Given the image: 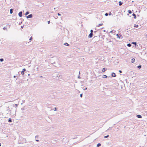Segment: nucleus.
I'll return each instance as SVG.
<instances>
[{
  "label": "nucleus",
  "mask_w": 147,
  "mask_h": 147,
  "mask_svg": "<svg viewBox=\"0 0 147 147\" xmlns=\"http://www.w3.org/2000/svg\"><path fill=\"white\" fill-rule=\"evenodd\" d=\"M55 78L56 80H59V79L61 78L60 77V75L59 74H58L56 76H55Z\"/></svg>",
  "instance_id": "1"
},
{
  "label": "nucleus",
  "mask_w": 147,
  "mask_h": 147,
  "mask_svg": "<svg viewBox=\"0 0 147 147\" xmlns=\"http://www.w3.org/2000/svg\"><path fill=\"white\" fill-rule=\"evenodd\" d=\"M32 17V14L26 16V18L27 19L29 18H31Z\"/></svg>",
  "instance_id": "2"
},
{
  "label": "nucleus",
  "mask_w": 147,
  "mask_h": 147,
  "mask_svg": "<svg viewBox=\"0 0 147 147\" xmlns=\"http://www.w3.org/2000/svg\"><path fill=\"white\" fill-rule=\"evenodd\" d=\"M93 36V33H90V34L88 36V38H91L92 37V36Z\"/></svg>",
  "instance_id": "3"
},
{
  "label": "nucleus",
  "mask_w": 147,
  "mask_h": 147,
  "mask_svg": "<svg viewBox=\"0 0 147 147\" xmlns=\"http://www.w3.org/2000/svg\"><path fill=\"white\" fill-rule=\"evenodd\" d=\"M111 76L113 77H115L116 76V75L114 73H112L111 74Z\"/></svg>",
  "instance_id": "4"
},
{
  "label": "nucleus",
  "mask_w": 147,
  "mask_h": 147,
  "mask_svg": "<svg viewBox=\"0 0 147 147\" xmlns=\"http://www.w3.org/2000/svg\"><path fill=\"white\" fill-rule=\"evenodd\" d=\"M116 36H117V37L119 38H120L121 37H123L121 35H120L119 34H117L116 35Z\"/></svg>",
  "instance_id": "5"
},
{
  "label": "nucleus",
  "mask_w": 147,
  "mask_h": 147,
  "mask_svg": "<svg viewBox=\"0 0 147 147\" xmlns=\"http://www.w3.org/2000/svg\"><path fill=\"white\" fill-rule=\"evenodd\" d=\"M18 15L19 17H21L22 16V12H20L18 14Z\"/></svg>",
  "instance_id": "6"
},
{
  "label": "nucleus",
  "mask_w": 147,
  "mask_h": 147,
  "mask_svg": "<svg viewBox=\"0 0 147 147\" xmlns=\"http://www.w3.org/2000/svg\"><path fill=\"white\" fill-rule=\"evenodd\" d=\"M135 61V59L134 58H133L131 60V62L132 63H134Z\"/></svg>",
  "instance_id": "7"
},
{
  "label": "nucleus",
  "mask_w": 147,
  "mask_h": 147,
  "mask_svg": "<svg viewBox=\"0 0 147 147\" xmlns=\"http://www.w3.org/2000/svg\"><path fill=\"white\" fill-rule=\"evenodd\" d=\"M136 116L138 118H141L142 117V116L140 115H137Z\"/></svg>",
  "instance_id": "8"
},
{
  "label": "nucleus",
  "mask_w": 147,
  "mask_h": 147,
  "mask_svg": "<svg viewBox=\"0 0 147 147\" xmlns=\"http://www.w3.org/2000/svg\"><path fill=\"white\" fill-rule=\"evenodd\" d=\"M107 70V69L105 68H103L102 69V71L103 72H105Z\"/></svg>",
  "instance_id": "9"
},
{
  "label": "nucleus",
  "mask_w": 147,
  "mask_h": 147,
  "mask_svg": "<svg viewBox=\"0 0 147 147\" xmlns=\"http://www.w3.org/2000/svg\"><path fill=\"white\" fill-rule=\"evenodd\" d=\"M119 5L121 6V5H122V4H123V2H121V1H119Z\"/></svg>",
  "instance_id": "10"
},
{
  "label": "nucleus",
  "mask_w": 147,
  "mask_h": 147,
  "mask_svg": "<svg viewBox=\"0 0 147 147\" xmlns=\"http://www.w3.org/2000/svg\"><path fill=\"white\" fill-rule=\"evenodd\" d=\"M10 14H12L13 12V9H10Z\"/></svg>",
  "instance_id": "11"
},
{
  "label": "nucleus",
  "mask_w": 147,
  "mask_h": 147,
  "mask_svg": "<svg viewBox=\"0 0 147 147\" xmlns=\"http://www.w3.org/2000/svg\"><path fill=\"white\" fill-rule=\"evenodd\" d=\"M133 16L134 17V18L135 19H136V14L135 13H133Z\"/></svg>",
  "instance_id": "12"
},
{
  "label": "nucleus",
  "mask_w": 147,
  "mask_h": 147,
  "mask_svg": "<svg viewBox=\"0 0 147 147\" xmlns=\"http://www.w3.org/2000/svg\"><path fill=\"white\" fill-rule=\"evenodd\" d=\"M101 145V144L100 143H98L97 145V147H99Z\"/></svg>",
  "instance_id": "13"
},
{
  "label": "nucleus",
  "mask_w": 147,
  "mask_h": 147,
  "mask_svg": "<svg viewBox=\"0 0 147 147\" xmlns=\"http://www.w3.org/2000/svg\"><path fill=\"white\" fill-rule=\"evenodd\" d=\"M132 44L136 46L137 45V43L136 42H132Z\"/></svg>",
  "instance_id": "14"
},
{
  "label": "nucleus",
  "mask_w": 147,
  "mask_h": 147,
  "mask_svg": "<svg viewBox=\"0 0 147 147\" xmlns=\"http://www.w3.org/2000/svg\"><path fill=\"white\" fill-rule=\"evenodd\" d=\"M8 121L9 122H12V121L10 118H9V119L8 120Z\"/></svg>",
  "instance_id": "15"
},
{
  "label": "nucleus",
  "mask_w": 147,
  "mask_h": 147,
  "mask_svg": "<svg viewBox=\"0 0 147 147\" xmlns=\"http://www.w3.org/2000/svg\"><path fill=\"white\" fill-rule=\"evenodd\" d=\"M127 46L129 47H130L131 46V44H130V43H129L128 44H127Z\"/></svg>",
  "instance_id": "16"
},
{
  "label": "nucleus",
  "mask_w": 147,
  "mask_h": 147,
  "mask_svg": "<svg viewBox=\"0 0 147 147\" xmlns=\"http://www.w3.org/2000/svg\"><path fill=\"white\" fill-rule=\"evenodd\" d=\"M29 12L28 11H27L26 13H25V15H28V14H29Z\"/></svg>",
  "instance_id": "17"
},
{
  "label": "nucleus",
  "mask_w": 147,
  "mask_h": 147,
  "mask_svg": "<svg viewBox=\"0 0 147 147\" xmlns=\"http://www.w3.org/2000/svg\"><path fill=\"white\" fill-rule=\"evenodd\" d=\"M103 78H107V76L105 75H103Z\"/></svg>",
  "instance_id": "18"
},
{
  "label": "nucleus",
  "mask_w": 147,
  "mask_h": 147,
  "mask_svg": "<svg viewBox=\"0 0 147 147\" xmlns=\"http://www.w3.org/2000/svg\"><path fill=\"white\" fill-rule=\"evenodd\" d=\"M64 45L67 46H68L69 45V44H68L66 42L65 43Z\"/></svg>",
  "instance_id": "19"
},
{
  "label": "nucleus",
  "mask_w": 147,
  "mask_h": 147,
  "mask_svg": "<svg viewBox=\"0 0 147 147\" xmlns=\"http://www.w3.org/2000/svg\"><path fill=\"white\" fill-rule=\"evenodd\" d=\"M141 65H139V66H137V67L138 68H139V69H140L141 68Z\"/></svg>",
  "instance_id": "20"
},
{
  "label": "nucleus",
  "mask_w": 147,
  "mask_h": 147,
  "mask_svg": "<svg viewBox=\"0 0 147 147\" xmlns=\"http://www.w3.org/2000/svg\"><path fill=\"white\" fill-rule=\"evenodd\" d=\"M103 25V24H98V26H98V27H99V26H101V25Z\"/></svg>",
  "instance_id": "21"
},
{
  "label": "nucleus",
  "mask_w": 147,
  "mask_h": 147,
  "mask_svg": "<svg viewBox=\"0 0 147 147\" xmlns=\"http://www.w3.org/2000/svg\"><path fill=\"white\" fill-rule=\"evenodd\" d=\"M128 12L129 13H132V12L131 11V10H129L128 11Z\"/></svg>",
  "instance_id": "22"
},
{
  "label": "nucleus",
  "mask_w": 147,
  "mask_h": 147,
  "mask_svg": "<svg viewBox=\"0 0 147 147\" xmlns=\"http://www.w3.org/2000/svg\"><path fill=\"white\" fill-rule=\"evenodd\" d=\"M3 58L0 59V61L2 62L3 61Z\"/></svg>",
  "instance_id": "23"
},
{
  "label": "nucleus",
  "mask_w": 147,
  "mask_h": 147,
  "mask_svg": "<svg viewBox=\"0 0 147 147\" xmlns=\"http://www.w3.org/2000/svg\"><path fill=\"white\" fill-rule=\"evenodd\" d=\"M21 73L22 75H23L24 74V72L23 71H22L21 72Z\"/></svg>",
  "instance_id": "24"
},
{
  "label": "nucleus",
  "mask_w": 147,
  "mask_h": 147,
  "mask_svg": "<svg viewBox=\"0 0 147 147\" xmlns=\"http://www.w3.org/2000/svg\"><path fill=\"white\" fill-rule=\"evenodd\" d=\"M134 27H136V28H138V25H136V24H135L134 25Z\"/></svg>",
  "instance_id": "25"
},
{
  "label": "nucleus",
  "mask_w": 147,
  "mask_h": 147,
  "mask_svg": "<svg viewBox=\"0 0 147 147\" xmlns=\"http://www.w3.org/2000/svg\"><path fill=\"white\" fill-rule=\"evenodd\" d=\"M57 108H56V107H55L53 108V110L54 111H56L57 110Z\"/></svg>",
  "instance_id": "26"
},
{
  "label": "nucleus",
  "mask_w": 147,
  "mask_h": 147,
  "mask_svg": "<svg viewBox=\"0 0 147 147\" xmlns=\"http://www.w3.org/2000/svg\"><path fill=\"white\" fill-rule=\"evenodd\" d=\"M109 135H108L107 136H104V138H108L109 137Z\"/></svg>",
  "instance_id": "27"
},
{
  "label": "nucleus",
  "mask_w": 147,
  "mask_h": 147,
  "mask_svg": "<svg viewBox=\"0 0 147 147\" xmlns=\"http://www.w3.org/2000/svg\"><path fill=\"white\" fill-rule=\"evenodd\" d=\"M105 15L106 16H107L108 15V14L107 13H106L105 14Z\"/></svg>",
  "instance_id": "28"
},
{
  "label": "nucleus",
  "mask_w": 147,
  "mask_h": 147,
  "mask_svg": "<svg viewBox=\"0 0 147 147\" xmlns=\"http://www.w3.org/2000/svg\"><path fill=\"white\" fill-rule=\"evenodd\" d=\"M15 106L16 107H17L18 106V105L17 104H15Z\"/></svg>",
  "instance_id": "29"
},
{
  "label": "nucleus",
  "mask_w": 147,
  "mask_h": 147,
  "mask_svg": "<svg viewBox=\"0 0 147 147\" xmlns=\"http://www.w3.org/2000/svg\"><path fill=\"white\" fill-rule=\"evenodd\" d=\"M26 71V69L25 68H24L22 69V71H23L24 72V71Z\"/></svg>",
  "instance_id": "30"
},
{
  "label": "nucleus",
  "mask_w": 147,
  "mask_h": 147,
  "mask_svg": "<svg viewBox=\"0 0 147 147\" xmlns=\"http://www.w3.org/2000/svg\"><path fill=\"white\" fill-rule=\"evenodd\" d=\"M23 44L25 45V44H27V42H23Z\"/></svg>",
  "instance_id": "31"
},
{
  "label": "nucleus",
  "mask_w": 147,
  "mask_h": 147,
  "mask_svg": "<svg viewBox=\"0 0 147 147\" xmlns=\"http://www.w3.org/2000/svg\"><path fill=\"white\" fill-rule=\"evenodd\" d=\"M93 32V30H90V33H92Z\"/></svg>",
  "instance_id": "32"
},
{
  "label": "nucleus",
  "mask_w": 147,
  "mask_h": 147,
  "mask_svg": "<svg viewBox=\"0 0 147 147\" xmlns=\"http://www.w3.org/2000/svg\"><path fill=\"white\" fill-rule=\"evenodd\" d=\"M3 29L6 30V29H7V28H6L5 27H4V28H3Z\"/></svg>",
  "instance_id": "33"
},
{
  "label": "nucleus",
  "mask_w": 147,
  "mask_h": 147,
  "mask_svg": "<svg viewBox=\"0 0 147 147\" xmlns=\"http://www.w3.org/2000/svg\"><path fill=\"white\" fill-rule=\"evenodd\" d=\"M80 96L81 98L82 97V94H80Z\"/></svg>",
  "instance_id": "34"
},
{
  "label": "nucleus",
  "mask_w": 147,
  "mask_h": 147,
  "mask_svg": "<svg viewBox=\"0 0 147 147\" xmlns=\"http://www.w3.org/2000/svg\"><path fill=\"white\" fill-rule=\"evenodd\" d=\"M59 65H55V66L56 67H59Z\"/></svg>",
  "instance_id": "35"
},
{
  "label": "nucleus",
  "mask_w": 147,
  "mask_h": 147,
  "mask_svg": "<svg viewBox=\"0 0 147 147\" xmlns=\"http://www.w3.org/2000/svg\"><path fill=\"white\" fill-rule=\"evenodd\" d=\"M57 15H58V16H61V14H60V13H58L57 14Z\"/></svg>",
  "instance_id": "36"
},
{
  "label": "nucleus",
  "mask_w": 147,
  "mask_h": 147,
  "mask_svg": "<svg viewBox=\"0 0 147 147\" xmlns=\"http://www.w3.org/2000/svg\"><path fill=\"white\" fill-rule=\"evenodd\" d=\"M78 78H79V79H80L81 78V77H80V76H78Z\"/></svg>",
  "instance_id": "37"
},
{
  "label": "nucleus",
  "mask_w": 147,
  "mask_h": 147,
  "mask_svg": "<svg viewBox=\"0 0 147 147\" xmlns=\"http://www.w3.org/2000/svg\"><path fill=\"white\" fill-rule=\"evenodd\" d=\"M119 72L120 73H122V71H121V70H119Z\"/></svg>",
  "instance_id": "38"
},
{
  "label": "nucleus",
  "mask_w": 147,
  "mask_h": 147,
  "mask_svg": "<svg viewBox=\"0 0 147 147\" xmlns=\"http://www.w3.org/2000/svg\"><path fill=\"white\" fill-rule=\"evenodd\" d=\"M32 37H31L29 39V40H31L32 39Z\"/></svg>",
  "instance_id": "39"
},
{
  "label": "nucleus",
  "mask_w": 147,
  "mask_h": 147,
  "mask_svg": "<svg viewBox=\"0 0 147 147\" xmlns=\"http://www.w3.org/2000/svg\"><path fill=\"white\" fill-rule=\"evenodd\" d=\"M112 14L111 13V12H110L109 14V15H111Z\"/></svg>",
  "instance_id": "40"
},
{
  "label": "nucleus",
  "mask_w": 147,
  "mask_h": 147,
  "mask_svg": "<svg viewBox=\"0 0 147 147\" xmlns=\"http://www.w3.org/2000/svg\"><path fill=\"white\" fill-rule=\"evenodd\" d=\"M87 88H85V89H84V90H87Z\"/></svg>",
  "instance_id": "41"
},
{
  "label": "nucleus",
  "mask_w": 147,
  "mask_h": 147,
  "mask_svg": "<svg viewBox=\"0 0 147 147\" xmlns=\"http://www.w3.org/2000/svg\"><path fill=\"white\" fill-rule=\"evenodd\" d=\"M50 23V21H48V24H49Z\"/></svg>",
  "instance_id": "42"
},
{
  "label": "nucleus",
  "mask_w": 147,
  "mask_h": 147,
  "mask_svg": "<svg viewBox=\"0 0 147 147\" xmlns=\"http://www.w3.org/2000/svg\"><path fill=\"white\" fill-rule=\"evenodd\" d=\"M36 142H38V141H39V140H36Z\"/></svg>",
  "instance_id": "43"
},
{
  "label": "nucleus",
  "mask_w": 147,
  "mask_h": 147,
  "mask_svg": "<svg viewBox=\"0 0 147 147\" xmlns=\"http://www.w3.org/2000/svg\"><path fill=\"white\" fill-rule=\"evenodd\" d=\"M16 76H13V77H14V78H15L16 77Z\"/></svg>",
  "instance_id": "44"
},
{
  "label": "nucleus",
  "mask_w": 147,
  "mask_h": 147,
  "mask_svg": "<svg viewBox=\"0 0 147 147\" xmlns=\"http://www.w3.org/2000/svg\"><path fill=\"white\" fill-rule=\"evenodd\" d=\"M22 101H23V102H24L25 101V100H24H24H23Z\"/></svg>",
  "instance_id": "45"
},
{
  "label": "nucleus",
  "mask_w": 147,
  "mask_h": 147,
  "mask_svg": "<svg viewBox=\"0 0 147 147\" xmlns=\"http://www.w3.org/2000/svg\"><path fill=\"white\" fill-rule=\"evenodd\" d=\"M40 78H42V76H40Z\"/></svg>",
  "instance_id": "46"
},
{
  "label": "nucleus",
  "mask_w": 147,
  "mask_h": 147,
  "mask_svg": "<svg viewBox=\"0 0 147 147\" xmlns=\"http://www.w3.org/2000/svg\"><path fill=\"white\" fill-rule=\"evenodd\" d=\"M38 137V136H35V137H36V138H37Z\"/></svg>",
  "instance_id": "47"
},
{
  "label": "nucleus",
  "mask_w": 147,
  "mask_h": 147,
  "mask_svg": "<svg viewBox=\"0 0 147 147\" xmlns=\"http://www.w3.org/2000/svg\"><path fill=\"white\" fill-rule=\"evenodd\" d=\"M79 74H80V71H79Z\"/></svg>",
  "instance_id": "48"
},
{
  "label": "nucleus",
  "mask_w": 147,
  "mask_h": 147,
  "mask_svg": "<svg viewBox=\"0 0 147 147\" xmlns=\"http://www.w3.org/2000/svg\"><path fill=\"white\" fill-rule=\"evenodd\" d=\"M112 32H113V31H111L110 32H111V33H112Z\"/></svg>",
  "instance_id": "49"
},
{
  "label": "nucleus",
  "mask_w": 147,
  "mask_h": 147,
  "mask_svg": "<svg viewBox=\"0 0 147 147\" xmlns=\"http://www.w3.org/2000/svg\"><path fill=\"white\" fill-rule=\"evenodd\" d=\"M110 128H110V127H109V128L108 129L109 130V129H110Z\"/></svg>",
  "instance_id": "50"
},
{
  "label": "nucleus",
  "mask_w": 147,
  "mask_h": 147,
  "mask_svg": "<svg viewBox=\"0 0 147 147\" xmlns=\"http://www.w3.org/2000/svg\"><path fill=\"white\" fill-rule=\"evenodd\" d=\"M110 128H110V127H109V128L108 129L109 130V129H110Z\"/></svg>",
  "instance_id": "51"
},
{
  "label": "nucleus",
  "mask_w": 147,
  "mask_h": 147,
  "mask_svg": "<svg viewBox=\"0 0 147 147\" xmlns=\"http://www.w3.org/2000/svg\"><path fill=\"white\" fill-rule=\"evenodd\" d=\"M53 64H55V62H54L53 63Z\"/></svg>",
  "instance_id": "52"
},
{
  "label": "nucleus",
  "mask_w": 147,
  "mask_h": 147,
  "mask_svg": "<svg viewBox=\"0 0 147 147\" xmlns=\"http://www.w3.org/2000/svg\"><path fill=\"white\" fill-rule=\"evenodd\" d=\"M56 9V8H54V9Z\"/></svg>",
  "instance_id": "53"
},
{
  "label": "nucleus",
  "mask_w": 147,
  "mask_h": 147,
  "mask_svg": "<svg viewBox=\"0 0 147 147\" xmlns=\"http://www.w3.org/2000/svg\"><path fill=\"white\" fill-rule=\"evenodd\" d=\"M8 26H9V25H7Z\"/></svg>",
  "instance_id": "54"
},
{
  "label": "nucleus",
  "mask_w": 147,
  "mask_h": 147,
  "mask_svg": "<svg viewBox=\"0 0 147 147\" xmlns=\"http://www.w3.org/2000/svg\"><path fill=\"white\" fill-rule=\"evenodd\" d=\"M1 146V144H0V146Z\"/></svg>",
  "instance_id": "55"
},
{
  "label": "nucleus",
  "mask_w": 147,
  "mask_h": 147,
  "mask_svg": "<svg viewBox=\"0 0 147 147\" xmlns=\"http://www.w3.org/2000/svg\"><path fill=\"white\" fill-rule=\"evenodd\" d=\"M21 27H22V28H23V27H22V26Z\"/></svg>",
  "instance_id": "56"
},
{
  "label": "nucleus",
  "mask_w": 147,
  "mask_h": 147,
  "mask_svg": "<svg viewBox=\"0 0 147 147\" xmlns=\"http://www.w3.org/2000/svg\"><path fill=\"white\" fill-rule=\"evenodd\" d=\"M146 36H147V37H147V35H146Z\"/></svg>",
  "instance_id": "57"
}]
</instances>
